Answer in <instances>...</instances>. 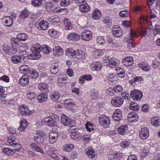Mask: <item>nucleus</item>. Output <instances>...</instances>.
<instances>
[{
  "mask_svg": "<svg viewBox=\"0 0 160 160\" xmlns=\"http://www.w3.org/2000/svg\"><path fill=\"white\" fill-rule=\"evenodd\" d=\"M59 120V117L56 115L45 118L42 120V122L46 125H48L50 127L56 126L57 122Z\"/></svg>",
  "mask_w": 160,
  "mask_h": 160,
  "instance_id": "f257e3e1",
  "label": "nucleus"
},
{
  "mask_svg": "<svg viewBox=\"0 0 160 160\" xmlns=\"http://www.w3.org/2000/svg\"><path fill=\"white\" fill-rule=\"evenodd\" d=\"M103 62L106 63V65L108 67L114 68L119 65V61L116 58H108L104 59L103 60Z\"/></svg>",
  "mask_w": 160,
  "mask_h": 160,
  "instance_id": "f03ea898",
  "label": "nucleus"
},
{
  "mask_svg": "<svg viewBox=\"0 0 160 160\" xmlns=\"http://www.w3.org/2000/svg\"><path fill=\"white\" fill-rule=\"evenodd\" d=\"M32 51V53L28 55V58L32 60H36L39 58L41 57V55L39 52L40 51L38 49V48L34 47L31 48Z\"/></svg>",
  "mask_w": 160,
  "mask_h": 160,
  "instance_id": "7ed1b4c3",
  "label": "nucleus"
},
{
  "mask_svg": "<svg viewBox=\"0 0 160 160\" xmlns=\"http://www.w3.org/2000/svg\"><path fill=\"white\" fill-rule=\"evenodd\" d=\"M130 95L133 99L139 101L142 98L143 94L141 91L135 89L131 91Z\"/></svg>",
  "mask_w": 160,
  "mask_h": 160,
  "instance_id": "20e7f679",
  "label": "nucleus"
},
{
  "mask_svg": "<svg viewBox=\"0 0 160 160\" xmlns=\"http://www.w3.org/2000/svg\"><path fill=\"white\" fill-rule=\"evenodd\" d=\"M19 112L23 115H30L34 111L33 110H30L28 107L25 105L20 106L18 108Z\"/></svg>",
  "mask_w": 160,
  "mask_h": 160,
  "instance_id": "39448f33",
  "label": "nucleus"
},
{
  "mask_svg": "<svg viewBox=\"0 0 160 160\" xmlns=\"http://www.w3.org/2000/svg\"><path fill=\"white\" fill-rule=\"evenodd\" d=\"M124 99L121 97H113L111 100L112 104L115 107H119L123 103Z\"/></svg>",
  "mask_w": 160,
  "mask_h": 160,
  "instance_id": "423d86ee",
  "label": "nucleus"
},
{
  "mask_svg": "<svg viewBox=\"0 0 160 160\" xmlns=\"http://www.w3.org/2000/svg\"><path fill=\"white\" fill-rule=\"evenodd\" d=\"M99 122L101 125L105 128L108 127L110 124L109 118L106 116L103 117H102V116H100Z\"/></svg>",
  "mask_w": 160,
  "mask_h": 160,
  "instance_id": "0eeeda50",
  "label": "nucleus"
},
{
  "mask_svg": "<svg viewBox=\"0 0 160 160\" xmlns=\"http://www.w3.org/2000/svg\"><path fill=\"white\" fill-rule=\"evenodd\" d=\"M149 130L148 128H142L139 131V137L142 139H146L149 137Z\"/></svg>",
  "mask_w": 160,
  "mask_h": 160,
  "instance_id": "6e6552de",
  "label": "nucleus"
},
{
  "mask_svg": "<svg viewBox=\"0 0 160 160\" xmlns=\"http://www.w3.org/2000/svg\"><path fill=\"white\" fill-rule=\"evenodd\" d=\"M112 32L114 35L116 37H120L123 34V30L119 27L115 25L112 29Z\"/></svg>",
  "mask_w": 160,
  "mask_h": 160,
  "instance_id": "1a4fd4ad",
  "label": "nucleus"
},
{
  "mask_svg": "<svg viewBox=\"0 0 160 160\" xmlns=\"http://www.w3.org/2000/svg\"><path fill=\"white\" fill-rule=\"evenodd\" d=\"M72 122V120L65 114H62L61 115V122L65 126L71 125Z\"/></svg>",
  "mask_w": 160,
  "mask_h": 160,
  "instance_id": "9d476101",
  "label": "nucleus"
},
{
  "mask_svg": "<svg viewBox=\"0 0 160 160\" xmlns=\"http://www.w3.org/2000/svg\"><path fill=\"white\" fill-rule=\"evenodd\" d=\"M36 26L39 30H46L48 28V23L45 21H42L36 24Z\"/></svg>",
  "mask_w": 160,
  "mask_h": 160,
  "instance_id": "9b49d317",
  "label": "nucleus"
},
{
  "mask_svg": "<svg viewBox=\"0 0 160 160\" xmlns=\"http://www.w3.org/2000/svg\"><path fill=\"white\" fill-rule=\"evenodd\" d=\"M128 120L130 122H136L138 120V116L137 113L132 112L128 116Z\"/></svg>",
  "mask_w": 160,
  "mask_h": 160,
  "instance_id": "f8f14e48",
  "label": "nucleus"
},
{
  "mask_svg": "<svg viewBox=\"0 0 160 160\" xmlns=\"http://www.w3.org/2000/svg\"><path fill=\"white\" fill-rule=\"evenodd\" d=\"M92 32L88 30H86L83 32L81 33V38L82 39L85 41H89L92 38Z\"/></svg>",
  "mask_w": 160,
  "mask_h": 160,
  "instance_id": "ddd939ff",
  "label": "nucleus"
},
{
  "mask_svg": "<svg viewBox=\"0 0 160 160\" xmlns=\"http://www.w3.org/2000/svg\"><path fill=\"white\" fill-rule=\"evenodd\" d=\"M114 120L118 122L122 118V114L121 111L119 109H116L114 112L112 116Z\"/></svg>",
  "mask_w": 160,
  "mask_h": 160,
  "instance_id": "4468645a",
  "label": "nucleus"
},
{
  "mask_svg": "<svg viewBox=\"0 0 160 160\" xmlns=\"http://www.w3.org/2000/svg\"><path fill=\"white\" fill-rule=\"evenodd\" d=\"M79 11L82 13L88 12L91 10V7L86 2L84 4H82L79 6Z\"/></svg>",
  "mask_w": 160,
  "mask_h": 160,
  "instance_id": "2eb2a0df",
  "label": "nucleus"
},
{
  "mask_svg": "<svg viewBox=\"0 0 160 160\" xmlns=\"http://www.w3.org/2000/svg\"><path fill=\"white\" fill-rule=\"evenodd\" d=\"M102 66V63L100 62H97L92 63L90 65V68L93 71H99Z\"/></svg>",
  "mask_w": 160,
  "mask_h": 160,
  "instance_id": "dca6fc26",
  "label": "nucleus"
},
{
  "mask_svg": "<svg viewBox=\"0 0 160 160\" xmlns=\"http://www.w3.org/2000/svg\"><path fill=\"white\" fill-rule=\"evenodd\" d=\"M67 38L70 40H72L75 42L79 40L80 38V37L78 34L72 32L69 33L68 35Z\"/></svg>",
  "mask_w": 160,
  "mask_h": 160,
  "instance_id": "f3484780",
  "label": "nucleus"
},
{
  "mask_svg": "<svg viewBox=\"0 0 160 160\" xmlns=\"http://www.w3.org/2000/svg\"><path fill=\"white\" fill-rule=\"evenodd\" d=\"M122 63L125 66H129L132 65L133 63V58L131 56L127 57L122 60Z\"/></svg>",
  "mask_w": 160,
  "mask_h": 160,
  "instance_id": "a211bd4d",
  "label": "nucleus"
},
{
  "mask_svg": "<svg viewBox=\"0 0 160 160\" xmlns=\"http://www.w3.org/2000/svg\"><path fill=\"white\" fill-rule=\"evenodd\" d=\"M38 87L42 93H47L49 91L48 85L46 83L41 82L38 84Z\"/></svg>",
  "mask_w": 160,
  "mask_h": 160,
  "instance_id": "6ab92c4d",
  "label": "nucleus"
},
{
  "mask_svg": "<svg viewBox=\"0 0 160 160\" xmlns=\"http://www.w3.org/2000/svg\"><path fill=\"white\" fill-rule=\"evenodd\" d=\"M3 20L5 19V21L3 22H4V25L5 26L8 27L11 26L13 24V19L10 16H6L3 18Z\"/></svg>",
  "mask_w": 160,
  "mask_h": 160,
  "instance_id": "aec40b11",
  "label": "nucleus"
},
{
  "mask_svg": "<svg viewBox=\"0 0 160 160\" xmlns=\"http://www.w3.org/2000/svg\"><path fill=\"white\" fill-rule=\"evenodd\" d=\"M28 77L26 74L23 75L19 80V82L20 84L23 86L28 85L29 82Z\"/></svg>",
  "mask_w": 160,
  "mask_h": 160,
  "instance_id": "412c9836",
  "label": "nucleus"
},
{
  "mask_svg": "<svg viewBox=\"0 0 160 160\" xmlns=\"http://www.w3.org/2000/svg\"><path fill=\"white\" fill-rule=\"evenodd\" d=\"M48 98L47 93H40L37 97V99L39 102L41 103L46 101Z\"/></svg>",
  "mask_w": 160,
  "mask_h": 160,
  "instance_id": "4be33fe9",
  "label": "nucleus"
},
{
  "mask_svg": "<svg viewBox=\"0 0 160 160\" xmlns=\"http://www.w3.org/2000/svg\"><path fill=\"white\" fill-rule=\"evenodd\" d=\"M26 75L28 78L33 79H37L38 77V72L34 70H30Z\"/></svg>",
  "mask_w": 160,
  "mask_h": 160,
  "instance_id": "5701e85b",
  "label": "nucleus"
},
{
  "mask_svg": "<svg viewBox=\"0 0 160 160\" xmlns=\"http://www.w3.org/2000/svg\"><path fill=\"white\" fill-rule=\"evenodd\" d=\"M76 51L73 49L72 48H70L67 49L66 51V55L67 56L70 58H73V57L75 56L76 54Z\"/></svg>",
  "mask_w": 160,
  "mask_h": 160,
  "instance_id": "b1692460",
  "label": "nucleus"
},
{
  "mask_svg": "<svg viewBox=\"0 0 160 160\" xmlns=\"http://www.w3.org/2000/svg\"><path fill=\"white\" fill-rule=\"evenodd\" d=\"M38 49H39L40 51H41L43 53L47 54H48L52 51V49L46 45L38 47Z\"/></svg>",
  "mask_w": 160,
  "mask_h": 160,
  "instance_id": "393cba45",
  "label": "nucleus"
},
{
  "mask_svg": "<svg viewBox=\"0 0 160 160\" xmlns=\"http://www.w3.org/2000/svg\"><path fill=\"white\" fill-rule=\"evenodd\" d=\"M27 121L26 120H24L20 121V125L18 128V130L20 132H24L26 130L27 128Z\"/></svg>",
  "mask_w": 160,
  "mask_h": 160,
  "instance_id": "a878e982",
  "label": "nucleus"
},
{
  "mask_svg": "<svg viewBox=\"0 0 160 160\" xmlns=\"http://www.w3.org/2000/svg\"><path fill=\"white\" fill-rule=\"evenodd\" d=\"M58 64L57 63H53L51 65L50 68L51 72L54 74H56L58 71Z\"/></svg>",
  "mask_w": 160,
  "mask_h": 160,
  "instance_id": "bb28decb",
  "label": "nucleus"
},
{
  "mask_svg": "<svg viewBox=\"0 0 160 160\" xmlns=\"http://www.w3.org/2000/svg\"><path fill=\"white\" fill-rule=\"evenodd\" d=\"M151 123L155 127L160 126V118L157 116L151 118Z\"/></svg>",
  "mask_w": 160,
  "mask_h": 160,
  "instance_id": "cd10ccee",
  "label": "nucleus"
},
{
  "mask_svg": "<svg viewBox=\"0 0 160 160\" xmlns=\"http://www.w3.org/2000/svg\"><path fill=\"white\" fill-rule=\"evenodd\" d=\"M92 77L91 75L85 74L80 77L79 81L80 83H83L84 82L85 80L88 81H90L92 79Z\"/></svg>",
  "mask_w": 160,
  "mask_h": 160,
  "instance_id": "c85d7f7f",
  "label": "nucleus"
},
{
  "mask_svg": "<svg viewBox=\"0 0 160 160\" xmlns=\"http://www.w3.org/2000/svg\"><path fill=\"white\" fill-rule=\"evenodd\" d=\"M139 68L144 71L148 72L150 69V67L147 63L141 62L138 64Z\"/></svg>",
  "mask_w": 160,
  "mask_h": 160,
  "instance_id": "c756f323",
  "label": "nucleus"
},
{
  "mask_svg": "<svg viewBox=\"0 0 160 160\" xmlns=\"http://www.w3.org/2000/svg\"><path fill=\"white\" fill-rule=\"evenodd\" d=\"M50 97L52 101L56 102L59 98L60 94L58 92L54 91L51 93Z\"/></svg>",
  "mask_w": 160,
  "mask_h": 160,
  "instance_id": "7c9ffc66",
  "label": "nucleus"
},
{
  "mask_svg": "<svg viewBox=\"0 0 160 160\" xmlns=\"http://www.w3.org/2000/svg\"><path fill=\"white\" fill-rule=\"evenodd\" d=\"M86 153L89 158L94 159L95 155V152L93 149L88 148L86 150Z\"/></svg>",
  "mask_w": 160,
  "mask_h": 160,
  "instance_id": "2f4dec72",
  "label": "nucleus"
},
{
  "mask_svg": "<svg viewBox=\"0 0 160 160\" xmlns=\"http://www.w3.org/2000/svg\"><path fill=\"white\" fill-rule=\"evenodd\" d=\"M101 12L97 9H94L92 14V18L96 20H98L101 17Z\"/></svg>",
  "mask_w": 160,
  "mask_h": 160,
  "instance_id": "473e14b6",
  "label": "nucleus"
},
{
  "mask_svg": "<svg viewBox=\"0 0 160 160\" xmlns=\"http://www.w3.org/2000/svg\"><path fill=\"white\" fill-rule=\"evenodd\" d=\"M116 71V73L119 76L120 78H123L125 75L124 69L121 68L119 67H116L115 69Z\"/></svg>",
  "mask_w": 160,
  "mask_h": 160,
  "instance_id": "72a5a7b5",
  "label": "nucleus"
},
{
  "mask_svg": "<svg viewBox=\"0 0 160 160\" xmlns=\"http://www.w3.org/2000/svg\"><path fill=\"white\" fill-rule=\"evenodd\" d=\"M67 79V77L65 75H59L58 78V83L59 86L62 85V83L66 82V81Z\"/></svg>",
  "mask_w": 160,
  "mask_h": 160,
  "instance_id": "f704fd0d",
  "label": "nucleus"
},
{
  "mask_svg": "<svg viewBox=\"0 0 160 160\" xmlns=\"http://www.w3.org/2000/svg\"><path fill=\"white\" fill-rule=\"evenodd\" d=\"M76 54L75 56L78 59L85 58V53L82 50H77L76 51Z\"/></svg>",
  "mask_w": 160,
  "mask_h": 160,
  "instance_id": "c9c22d12",
  "label": "nucleus"
},
{
  "mask_svg": "<svg viewBox=\"0 0 160 160\" xmlns=\"http://www.w3.org/2000/svg\"><path fill=\"white\" fill-rule=\"evenodd\" d=\"M74 145L72 144H66L63 147V149L65 152H69L72 151L74 149Z\"/></svg>",
  "mask_w": 160,
  "mask_h": 160,
  "instance_id": "e433bc0d",
  "label": "nucleus"
},
{
  "mask_svg": "<svg viewBox=\"0 0 160 160\" xmlns=\"http://www.w3.org/2000/svg\"><path fill=\"white\" fill-rule=\"evenodd\" d=\"M22 58L20 56L15 55L12 57V62L15 64H18L21 62Z\"/></svg>",
  "mask_w": 160,
  "mask_h": 160,
  "instance_id": "4c0bfd02",
  "label": "nucleus"
},
{
  "mask_svg": "<svg viewBox=\"0 0 160 160\" xmlns=\"http://www.w3.org/2000/svg\"><path fill=\"white\" fill-rule=\"evenodd\" d=\"M91 93V97L93 99H96L99 96V92L97 89H92Z\"/></svg>",
  "mask_w": 160,
  "mask_h": 160,
  "instance_id": "58836bf2",
  "label": "nucleus"
},
{
  "mask_svg": "<svg viewBox=\"0 0 160 160\" xmlns=\"http://www.w3.org/2000/svg\"><path fill=\"white\" fill-rule=\"evenodd\" d=\"M130 109L135 111H138L140 107L137 103L133 102H131L130 104Z\"/></svg>",
  "mask_w": 160,
  "mask_h": 160,
  "instance_id": "ea45409f",
  "label": "nucleus"
},
{
  "mask_svg": "<svg viewBox=\"0 0 160 160\" xmlns=\"http://www.w3.org/2000/svg\"><path fill=\"white\" fill-rule=\"evenodd\" d=\"M128 127L127 125H122L118 129V133L120 135H123L128 130Z\"/></svg>",
  "mask_w": 160,
  "mask_h": 160,
  "instance_id": "a19ab883",
  "label": "nucleus"
},
{
  "mask_svg": "<svg viewBox=\"0 0 160 160\" xmlns=\"http://www.w3.org/2000/svg\"><path fill=\"white\" fill-rule=\"evenodd\" d=\"M53 53L55 54L60 55L62 54L63 51L62 49L59 46H55L53 49Z\"/></svg>",
  "mask_w": 160,
  "mask_h": 160,
  "instance_id": "79ce46f5",
  "label": "nucleus"
},
{
  "mask_svg": "<svg viewBox=\"0 0 160 160\" xmlns=\"http://www.w3.org/2000/svg\"><path fill=\"white\" fill-rule=\"evenodd\" d=\"M112 18L110 16L106 17L103 19V22L106 25L108 26H111L112 25Z\"/></svg>",
  "mask_w": 160,
  "mask_h": 160,
  "instance_id": "37998d69",
  "label": "nucleus"
},
{
  "mask_svg": "<svg viewBox=\"0 0 160 160\" xmlns=\"http://www.w3.org/2000/svg\"><path fill=\"white\" fill-rule=\"evenodd\" d=\"M17 37L21 41H25L28 38L27 35L25 33H23L18 34Z\"/></svg>",
  "mask_w": 160,
  "mask_h": 160,
  "instance_id": "c03bdc74",
  "label": "nucleus"
},
{
  "mask_svg": "<svg viewBox=\"0 0 160 160\" xmlns=\"http://www.w3.org/2000/svg\"><path fill=\"white\" fill-rule=\"evenodd\" d=\"M45 8L47 11L49 12L53 11L54 9V7L52 6V4L51 2L47 3Z\"/></svg>",
  "mask_w": 160,
  "mask_h": 160,
  "instance_id": "a18cd8bd",
  "label": "nucleus"
},
{
  "mask_svg": "<svg viewBox=\"0 0 160 160\" xmlns=\"http://www.w3.org/2000/svg\"><path fill=\"white\" fill-rule=\"evenodd\" d=\"M65 28L66 30H71L72 28V26L70 22H68V19H66L64 21Z\"/></svg>",
  "mask_w": 160,
  "mask_h": 160,
  "instance_id": "49530a36",
  "label": "nucleus"
},
{
  "mask_svg": "<svg viewBox=\"0 0 160 160\" xmlns=\"http://www.w3.org/2000/svg\"><path fill=\"white\" fill-rule=\"evenodd\" d=\"M19 69L20 71H22L25 72V73L27 74V73L30 71L29 67L28 66L25 65H24L21 66L19 68Z\"/></svg>",
  "mask_w": 160,
  "mask_h": 160,
  "instance_id": "de8ad7c7",
  "label": "nucleus"
},
{
  "mask_svg": "<svg viewBox=\"0 0 160 160\" xmlns=\"http://www.w3.org/2000/svg\"><path fill=\"white\" fill-rule=\"evenodd\" d=\"M73 131L70 134L71 138L74 139H78L80 137L79 133L75 130Z\"/></svg>",
  "mask_w": 160,
  "mask_h": 160,
  "instance_id": "09e8293b",
  "label": "nucleus"
},
{
  "mask_svg": "<svg viewBox=\"0 0 160 160\" xmlns=\"http://www.w3.org/2000/svg\"><path fill=\"white\" fill-rule=\"evenodd\" d=\"M10 145L14 148L13 149L14 150L18 152L21 148L20 144L18 143H13L11 144H10Z\"/></svg>",
  "mask_w": 160,
  "mask_h": 160,
  "instance_id": "8fccbe9b",
  "label": "nucleus"
},
{
  "mask_svg": "<svg viewBox=\"0 0 160 160\" xmlns=\"http://www.w3.org/2000/svg\"><path fill=\"white\" fill-rule=\"evenodd\" d=\"M29 15V12L27 10H24L21 12L20 15V17L21 18L24 19L25 18L28 17Z\"/></svg>",
  "mask_w": 160,
  "mask_h": 160,
  "instance_id": "3c124183",
  "label": "nucleus"
},
{
  "mask_svg": "<svg viewBox=\"0 0 160 160\" xmlns=\"http://www.w3.org/2000/svg\"><path fill=\"white\" fill-rule=\"evenodd\" d=\"M97 42L103 45L105 43L106 40L103 37L99 36L97 38Z\"/></svg>",
  "mask_w": 160,
  "mask_h": 160,
  "instance_id": "603ef678",
  "label": "nucleus"
},
{
  "mask_svg": "<svg viewBox=\"0 0 160 160\" xmlns=\"http://www.w3.org/2000/svg\"><path fill=\"white\" fill-rule=\"evenodd\" d=\"M108 42L111 44L112 46L115 47L118 46V44L117 43L115 42L113 39H112L110 37L108 36L107 37Z\"/></svg>",
  "mask_w": 160,
  "mask_h": 160,
  "instance_id": "864d4df0",
  "label": "nucleus"
},
{
  "mask_svg": "<svg viewBox=\"0 0 160 160\" xmlns=\"http://www.w3.org/2000/svg\"><path fill=\"white\" fill-rule=\"evenodd\" d=\"M149 149L148 148H144L143 149V151L141 154L142 157L144 158L148 156L149 153Z\"/></svg>",
  "mask_w": 160,
  "mask_h": 160,
  "instance_id": "5fc2aeb1",
  "label": "nucleus"
},
{
  "mask_svg": "<svg viewBox=\"0 0 160 160\" xmlns=\"http://www.w3.org/2000/svg\"><path fill=\"white\" fill-rule=\"evenodd\" d=\"M27 98L29 100H32L34 99L36 96V95L33 92H31L30 91H28L27 92Z\"/></svg>",
  "mask_w": 160,
  "mask_h": 160,
  "instance_id": "6e6d98bb",
  "label": "nucleus"
},
{
  "mask_svg": "<svg viewBox=\"0 0 160 160\" xmlns=\"http://www.w3.org/2000/svg\"><path fill=\"white\" fill-rule=\"evenodd\" d=\"M42 0H33L32 1V4L35 7H38L42 4Z\"/></svg>",
  "mask_w": 160,
  "mask_h": 160,
  "instance_id": "4d7b16f0",
  "label": "nucleus"
},
{
  "mask_svg": "<svg viewBox=\"0 0 160 160\" xmlns=\"http://www.w3.org/2000/svg\"><path fill=\"white\" fill-rule=\"evenodd\" d=\"M60 22L59 18L57 16H55L52 18L51 19V23L52 24L55 25Z\"/></svg>",
  "mask_w": 160,
  "mask_h": 160,
  "instance_id": "13d9d810",
  "label": "nucleus"
},
{
  "mask_svg": "<svg viewBox=\"0 0 160 160\" xmlns=\"http://www.w3.org/2000/svg\"><path fill=\"white\" fill-rule=\"evenodd\" d=\"M155 26L156 27L153 30V33L154 36L157 34H160V26L156 25Z\"/></svg>",
  "mask_w": 160,
  "mask_h": 160,
  "instance_id": "bf43d9fd",
  "label": "nucleus"
},
{
  "mask_svg": "<svg viewBox=\"0 0 160 160\" xmlns=\"http://www.w3.org/2000/svg\"><path fill=\"white\" fill-rule=\"evenodd\" d=\"M93 55L96 57L99 56L103 54V52L100 50H96L93 52Z\"/></svg>",
  "mask_w": 160,
  "mask_h": 160,
  "instance_id": "052dcab7",
  "label": "nucleus"
},
{
  "mask_svg": "<svg viewBox=\"0 0 160 160\" xmlns=\"http://www.w3.org/2000/svg\"><path fill=\"white\" fill-rule=\"evenodd\" d=\"M64 104L66 106L72 107L73 104V102H72V100L71 99H69L64 100Z\"/></svg>",
  "mask_w": 160,
  "mask_h": 160,
  "instance_id": "680f3d73",
  "label": "nucleus"
},
{
  "mask_svg": "<svg viewBox=\"0 0 160 160\" xmlns=\"http://www.w3.org/2000/svg\"><path fill=\"white\" fill-rule=\"evenodd\" d=\"M34 139L35 142L38 144H40L43 141V138L40 136H38L34 137Z\"/></svg>",
  "mask_w": 160,
  "mask_h": 160,
  "instance_id": "e2e57ef3",
  "label": "nucleus"
},
{
  "mask_svg": "<svg viewBox=\"0 0 160 160\" xmlns=\"http://www.w3.org/2000/svg\"><path fill=\"white\" fill-rule=\"evenodd\" d=\"M8 49V51L12 53L13 54H15L18 50V48H16V47L14 46H12L11 48Z\"/></svg>",
  "mask_w": 160,
  "mask_h": 160,
  "instance_id": "0e129e2a",
  "label": "nucleus"
},
{
  "mask_svg": "<svg viewBox=\"0 0 160 160\" xmlns=\"http://www.w3.org/2000/svg\"><path fill=\"white\" fill-rule=\"evenodd\" d=\"M114 91L117 93L121 92L123 90V88L122 86L120 85H118L116 86L115 88H113Z\"/></svg>",
  "mask_w": 160,
  "mask_h": 160,
  "instance_id": "69168bd1",
  "label": "nucleus"
},
{
  "mask_svg": "<svg viewBox=\"0 0 160 160\" xmlns=\"http://www.w3.org/2000/svg\"><path fill=\"white\" fill-rule=\"evenodd\" d=\"M138 32L142 36H145L147 35V30L145 28H141L138 30Z\"/></svg>",
  "mask_w": 160,
  "mask_h": 160,
  "instance_id": "338daca9",
  "label": "nucleus"
},
{
  "mask_svg": "<svg viewBox=\"0 0 160 160\" xmlns=\"http://www.w3.org/2000/svg\"><path fill=\"white\" fill-rule=\"evenodd\" d=\"M70 3V0H62L60 2V5L61 6L65 7L69 5Z\"/></svg>",
  "mask_w": 160,
  "mask_h": 160,
  "instance_id": "774afa93",
  "label": "nucleus"
}]
</instances>
